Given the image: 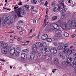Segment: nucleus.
Instances as JSON below:
<instances>
[{
  "label": "nucleus",
  "mask_w": 76,
  "mask_h": 76,
  "mask_svg": "<svg viewBox=\"0 0 76 76\" xmlns=\"http://www.w3.org/2000/svg\"><path fill=\"white\" fill-rule=\"evenodd\" d=\"M15 12L16 13H17L18 18L22 17V16L21 15H20V13H21L23 15H26V12H24L23 10L22 11V9L20 8L17 9L15 10Z\"/></svg>",
  "instance_id": "f257e3e1"
},
{
  "label": "nucleus",
  "mask_w": 76,
  "mask_h": 76,
  "mask_svg": "<svg viewBox=\"0 0 76 76\" xmlns=\"http://www.w3.org/2000/svg\"><path fill=\"white\" fill-rule=\"evenodd\" d=\"M8 44L7 43L4 44L3 47L1 50V52L3 54H6L7 53V46Z\"/></svg>",
  "instance_id": "f03ea898"
},
{
  "label": "nucleus",
  "mask_w": 76,
  "mask_h": 76,
  "mask_svg": "<svg viewBox=\"0 0 76 76\" xmlns=\"http://www.w3.org/2000/svg\"><path fill=\"white\" fill-rule=\"evenodd\" d=\"M35 47H36V45H33V51L30 53V56L31 60H34V58H35V54L36 52V49H34Z\"/></svg>",
  "instance_id": "7ed1b4c3"
},
{
  "label": "nucleus",
  "mask_w": 76,
  "mask_h": 76,
  "mask_svg": "<svg viewBox=\"0 0 76 76\" xmlns=\"http://www.w3.org/2000/svg\"><path fill=\"white\" fill-rule=\"evenodd\" d=\"M34 49L35 50V51H36V50H37V53L39 54H41V52H42L43 50V48H40L39 47L37 48L36 45V47L34 48Z\"/></svg>",
  "instance_id": "20e7f679"
},
{
  "label": "nucleus",
  "mask_w": 76,
  "mask_h": 76,
  "mask_svg": "<svg viewBox=\"0 0 76 76\" xmlns=\"http://www.w3.org/2000/svg\"><path fill=\"white\" fill-rule=\"evenodd\" d=\"M56 33L57 34L56 37L59 38L61 36V31L60 30H57L56 31Z\"/></svg>",
  "instance_id": "39448f33"
},
{
  "label": "nucleus",
  "mask_w": 76,
  "mask_h": 76,
  "mask_svg": "<svg viewBox=\"0 0 76 76\" xmlns=\"http://www.w3.org/2000/svg\"><path fill=\"white\" fill-rule=\"evenodd\" d=\"M50 53L52 54H55L57 53V48H52L50 50Z\"/></svg>",
  "instance_id": "423d86ee"
},
{
  "label": "nucleus",
  "mask_w": 76,
  "mask_h": 76,
  "mask_svg": "<svg viewBox=\"0 0 76 76\" xmlns=\"http://www.w3.org/2000/svg\"><path fill=\"white\" fill-rule=\"evenodd\" d=\"M50 26L51 27H53V28L55 29H57L59 28V26L58 25V24H51Z\"/></svg>",
  "instance_id": "0eeeda50"
},
{
  "label": "nucleus",
  "mask_w": 76,
  "mask_h": 76,
  "mask_svg": "<svg viewBox=\"0 0 76 76\" xmlns=\"http://www.w3.org/2000/svg\"><path fill=\"white\" fill-rule=\"evenodd\" d=\"M16 50L15 49V48H12L10 50V53L11 55H13L15 53V51Z\"/></svg>",
  "instance_id": "6e6552de"
},
{
  "label": "nucleus",
  "mask_w": 76,
  "mask_h": 76,
  "mask_svg": "<svg viewBox=\"0 0 76 76\" xmlns=\"http://www.w3.org/2000/svg\"><path fill=\"white\" fill-rule=\"evenodd\" d=\"M63 0H59V3L60 4H62V6H63V7L64 9V10H66V7L64 4V3H63Z\"/></svg>",
  "instance_id": "1a4fd4ad"
},
{
  "label": "nucleus",
  "mask_w": 76,
  "mask_h": 76,
  "mask_svg": "<svg viewBox=\"0 0 76 76\" xmlns=\"http://www.w3.org/2000/svg\"><path fill=\"white\" fill-rule=\"evenodd\" d=\"M21 58H23L24 60H26L28 57L27 56V55L25 53H23L21 54Z\"/></svg>",
  "instance_id": "9d476101"
},
{
  "label": "nucleus",
  "mask_w": 76,
  "mask_h": 76,
  "mask_svg": "<svg viewBox=\"0 0 76 76\" xmlns=\"http://www.w3.org/2000/svg\"><path fill=\"white\" fill-rule=\"evenodd\" d=\"M62 28L63 29H66V28H67V23L66 22L64 23L62 25Z\"/></svg>",
  "instance_id": "9b49d317"
},
{
  "label": "nucleus",
  "mask_w": 76,
  "mask_h": 76,
  "mask_svg": "<svg viewBox=\"0 0 76 76\" xmlns=\"http://www.w3.org/2000/svg\"><path fill=\"white\" fill-rule=\"evenodd\" d=\"M7 23L8 25H9L10 26L11 25V24L13 23V20H7Z\"/></svg>",
  "instance_id": "f8f14e48"
},
{
  "label": "nucleus",
  "mask_w": 76,
  "mask_h": 76,
  "mask_svg": "<svg viewBox=\"0 0 76 76\" xmlns=\"http://www.w3.org/2000/svg\"><path fill=\"white\" fill-rule=\"evenodd\" d=\"M48 38V35L47 34H45L42 36V39H47Z\"/></svg>",
  "instance_id": "ddd939ff"
},
{
  "label": "nucleus",
  "mask_w": 76,
  "mask_h": 76,
  "mask_svg": "<svg viewBox=\"0 0 76 76\" xmlns=\"http://www.w3.org/2000/svg\"><path fill=\"white\" fill-rule=\"evenodd\" d=\"M50 50V47L48 46H46L44 49V50L46 52H49Z\"/></svg>",
  "instance_id": "4468645a"
},
{
  "label": "nucleus",
  "mask_w": 76,
  "mask_h": 76,
  "mask_svg": "<svg viewBox=\"0 0 76 76\" xmlns=\"http://www.w3.org/2000/svg\"><path fill=\"white\" fill-rule=\"evenodd\" d=\"M36 45H37L39 47H42L43 46V44L39 42H37L36 43Z\"/></svg>",
  "instance_id": "2eb2a0df"
},
{
  "label": "nucleus",
  "mask_w": 76,
  "mask_h": 76,
  "mask_svg": "<svg viewBox=\"0 0 76 76\" xmlns=\"http://www.w3.org/2000/svg\"><path fill=\"white\" fill-rule=\"evenodd\" d=\"M58 10V8L55 7H53V8H52V11H53L54 12H57Z\"/></svg>",
  "instance_id": "dca6fc26"
},
{
  "label": "nucleus",
  "mask_w": 76,
  "mask_h": 76,
  "mask_svg": "<svg viewBox=\"0 0 76 76\" xmlns=\"http://www.w3.org/2000/svg\"><path fill=\"white\" fill-rule=\"evenodd\" d=\"M64 9L63 8L60 9H59V11L60 12H61V13H64L65 10L66 12V10H67V8H66V9L65 10H64Z\"/></svg>",
  "instance_id": "f3484780"
},
{
  "label": "nucleus",
  "mask_w": 76,
  "mask_h": 76,
  "mask_svg": "<svg viewBox=\"0 0 76 76\" xmlns=\"http://www.w3.org/2000/svg\"><path fill=\"white\" fill-rule=\"evenodd\" d=\"M2 25L5 28H8V25L6 24V21H5L4 23H3Z\"/></svg>",
  "instance_id": "a211bd4d"
},
{
  "label": "nucleus",
  "mask_w": 76,
  "mask_h": 76,
  "mask_svg": "<svg viewBox=\"0 0 76 76\" xmlns=\"http://www.w3.org/2000/svg\"><path fill=\"white\" fill-rule=\"evenodd\" d=\"M38 2L40 4H44V0H39L38 1Z\"/></svg>",
  "instance_id": "6ab92c4d"
},
{
  "label": "nucleus",
  "mask_w": 76,
  "mask_h": 76,
  "mask_svg": "<svg viewBox=\"0 0 76 76\" xmlns=\"http://www.w3.org/2000/svg\"><path fill=\"white\" fill-rule=\"evenodd\" d=\"M66 64H67V65L68 66H71V63L69 62L68 61H66Z\"/></svg>",
  "instance_id": "aec40b11"
},
{
  "label": "nucleus",
  "mask_w": 76,
  "mask_h": 76,
  "mask_svg": "<svg viewBox=\"0 0 76 76\" xmlns=\"http://www.w3.org/2000/svg\"><path fill=\"white\" fill-rule=\"evenodd\" d=\"M23 8V9H24L25 10H27L29 9V6L28 5H26L24 6Z\"/></svg>",
  "instance_id": "412c9836"
},
{
  "label": "nucleus",
  "mask_w": 76,
  "mask_h": 76,
  "mask_svg": "<svg viewBox=\"0 0 76 76\" xmlns=\"http://www.w3.org/2000/svg\"><path fill=\"white\" fill-rule=\"evenodd\" d=\"M16 52L20 53V49L19 48H17L16 49Z\"/></svg>",
  "instance_id": "4be33fe9"
},
{
  "label": "nucleus",
  "mask_w": 76,
  "mask_h": 76,
  "mask_svg": "<svg viewBox=\"0 0 76 76\" xmlns=\"http://www.w3.org/2000/svg\"><path fill=\"white\" fill-rule=\"evenodd\" d=\"M69 51V48H67L65 50H64V53H67Z\"/></svg>",
  "instance_id": "5701e85b"
},
{
  "label": "nucleus",
  "mask_w": 76,
  "mask_h": 76,
  "mask_svg": "<svg viewBox=\"0 0 76 76\" xmlns=\"http://www.w3.org/2000/svg\"><path fill=\"white\" fill-rule=\"evenodd\" d=\"M72 24H74V23H72V21L69 23H68V26L69 27H72V26L73 25Z\"/></svg>",
  "instance_id": "b1692460"
},
{
  "label": "nucleus",
  "mask_w": 76,
  "mask_h": 76,
  "mask_svg": "<svg viewBox=\"0 0 76 76\" xmlns=\"http://www.w3.org/2000/svg\"><path fill=\"white\" fill-rule=\"evenodd\" d=\"M42 56H46V53L43 50L42 52Z\"/></svg>",
  "instance_id": "393cba45"
},
{
  "label": "nucleus",
  "mask_w": 76,
  "mask_h": 76,
  "mask_svg": "<svg viewBox=\"0 0 76 76\" xmlns=\"http://www.w3.org/2000/svg\"><path fill=\"white\" fill-rule=\"evenodd\" d=\"M64 35L65 37H68L69 36V34L66 32H65L64 33Z\"/></svg>",
  "instance_id": "a878e982"
},
{
  "label": "nucleus",
  "mask_w": 76,
  "mask_h": 76,
  "mask_svg": "<svg viewBox=\"0 0 76 76\" xmlns=\"http://www.w3.org/2000/svg\"><path fill=\"white\" fill-rule=\"evenodd\" d=\"M23 52H25V53H28L29 52V49H27L23 50Z\"/></svg>",
  "instance_id": "bb28decb"
},
{
  "label": "nucleus",
  "mask_w": 76,
  "mask_h": 76,
  "mask_svg": "<svg viewBox=\"0 0 76 76\" xmlns=\"http://www.w3.org/2000/svg\"><path fill=\"white\" fill-rule=\"evenodd\" d=\"M57 16H54L52 18V20H56V19H57Z\"/></svg>",
  "instance_id": "cd10ccee"
},
{
  "label": "nucleus",
  "mask_w": 76,
  "mask_h": 76,
  "mask_svg": "<svg viewBox=\"0 0 76 76\" xmlns=\"http://www.w3.org/2000/svg\"><path fill=\"white\" fill-rule=\"evenodd\" d=\"M4 43V41H1L0 42V47H1V46H2V45H3Z\"/></svg>",
  "instance_id": "c85d7f7f"
},
{
  "label": "nucleus",
  "mask_w": 76,
  "mask_h": 76,
  "mask_svg": "<svg viewBox=\"0 0 76 76\" xmlns=\"http://www.w3.org/2000/svg\"><path fill=\"white\" fill-rule=\"evenodd\" d=\"M62 56H63V53L62 52H60L58 54L59 57H62Z\"/></svg>",
  "instance_id": "c756f323"
},
{
  "label": "nucleus",
  "mask_w": 76,
  "mask_h": 76,
  "mask_svg": "<svg viewBox=\"0 0 76 76\" xmlns=\"http://www.w3.org/2000/svg\"><path fill=\"white\" fill-rule=\"evenodd\" d=\"M72 23H74V24H75V27L76 28V21H75V20H72Z\"/></svg>",
  "instance_id": "7c9ffc66"
},
{
  "label": "nucleus",
  "mask_w": 76,
  "mask_h": 76,
  "mask_svg": "<svg viewBox=\"0 0 76 76\" xmlns=\"http://www.w3.org/2000/svg\"><path fill=\"white\" fill-rule=\"evenodd\" d=\"M52 41V39L50 38L47 39V41L48 42H51Z\"/></svg>",
  "instance_id": "2f4dec72"
},
{
  "label": "nucleus",
  "mask_w": 76,
  "mask_h": 76,
  "mask_svg": "<svg viewBox=\"0 0 76 76\" xmlns=\"http://www.w3.org/2000/svg\"><path fill=\"white\" fill-rule=\"evenodd\" d=\"M73 51L72 50H70L69 52V56H70L72 54Z\"/></svg>",
  "instance_id": "473e14b6"
},
{
  "label": "nucleus",
  "mask_w": 76,
  "mask_h": 76,
  "mask_svg": "<svg viewBox=\"0 0 76 76\" xmlns=\"http://www.w3.org/2000/svg\"><path fill=\"white\" fill-rule=\"evenodd\" d=\"M66 58H67V59H68V58H69V57H70V55H69V54H66Z\"/></svg>",
  "instance_id": "72a5a7b5"
},
{
  "label": "nucleus",
  "mask_w": 76,
  "mask_h": 76,
  "mask_svg": "<svg viewBox=\"0 0 76 76\" xmlns=\"http://www.w3.org/2000/svg\"><path fill=\"white\" fill-rule=\"evenodd\" d=\"M58 22L60 23H62L63 22V20H60L58 21Z\"/></svg>",
  "instance_id": "f704fd0d"
},
{
  "label": "nucleus",
  "mask_w": 76,
  "mask_h": 76,
  "mask_svg": "<svg viewBox=\"0 0 76 76\" xmlns=\"http://www.w3.org/2000/svg\"><path fill=\"white\" fill-rule=\"evenodd\" d=\"M73 59L74 60H76V55H74L73 57Z\"/></svg>",
  "instance_id": "c9c22d12"
},
{
  "label": "nucleus",
  "mask_w": 76,
  "mask_h": 76,
  "mask_svg": "<svg viewBox=\"0 0 76 76\" xmlns=\"http://www.w3.org/2000/svg\"><path fill=\"white\" fill-rule=\"evenodd\" d=\"M67 60H69L70 61H72L73 60V59L71 58H69L67 59Z\"/></svg>",
  "instance_id": "e433bc0d"
},
{
  "label": "nucleus",
  "mask_w": 76,
  "mask_h": 76,
  "mask_svg": "<svg viewBox=\"0 0 76 76\" xmlns=\"http://www.w3.org/2000/svg\"><path fill=\"white\" fill-rule=\"evenodd\" d=\"M72 65H75V64H76V61H74L72 63Z\"/></svg>",
  "instance_id": "4c0bfd02"
},
{
  "label": "nucleus",
  "mask_w": 76,
  "mask_h": 76,
  "mask_svg": "<svg viewBox=\"0 0 76 76\" xmlns=\"http://www.w3.org/2000/svg\"><path fill=\"white\" fill-rule=\"evenodd\" d=\"M19 52H16L15 53V56H19Z\"/></svg>",
  "instance_id": "58836bf2"
},
{
  "label": "nucleus",
  "mask_w": 76,
  "mask_h": 76,
  "mask_svg": "<svg viewBox=\"0 0 76 76\" xmlns=\"http://www.w3.org/2000/svg\"><path fill=\"white\" fill-rule=\"evenodd\" d=\"M66 48L64 46V45L63 46L62 48V49L64 50H64Z\"/></svg>",
  "instance_id": "ea45409f"
},
{
  "label": "nucleus",
  "mask_w": 76,
  "mask_h": 76,
  "mask_svg": "<svg viewBox=\"0 0 76 76\" xmlns=\"http://www.w3.org/2000/svg\"><path fill=\"white\" fill-rule=\"evenodd\" d=\"M56 3V1H54L52 3V5H55Z\"/></svg>",
  "instance_id": "a19ab883"
},
{
  "label": "nucleus",
  "mask_w": 76,
  "mask_h": 76,
  "mask_svg": "<svg viewBox=\"0 0 76 76\" xmlns=\"http://www.w3.org/2000/svg\"><path fill=\"white\" fill-rule=\"evenodd\" d=\"M48 57H52V55L50 53H48Z\"/></svg>",
  "instance_id": "79ce46f5"
},
{
  "label": "nucleus",
  "mask_w": 76,
  "mask_h": 76,
  "mask_svg": "<svg viewBox=\"0 0 76 76\" xmlns=\"http://www.w3.org/2000/svg\"><path fill=\"white\" fill-rule=\"evenodd\" d=\"M47 24H48V22H46L43 25V26H44V27H45V26H46V25H47Z\"/></svg>",
  "instance_id": "37998d69"
},
{
  "label": "nucleus",
  "mask_w": 76,
  "mask_h": 76,
  "mask_svg": "<svg viewBox=\"0 0 76 76\" xmlns=\"http://www.w3.org/2000/svg\"><path fill=\"white\" fill-rule=\"evenodd\" d=\"M58 49L59 50H61V46H59L58 47Z\"/></svg>",
  "instance_id": "c03bdc74"
},
{
  "label": "nucleus",
  "mask_w": 76,
  "mask_h": 76,
  "mask_svg": "<svg viewBox=\"0 0 76 76\" xmlns=\"http://www.w3.org/2000/svg\"><path fill=\"white\" fill-rule=\"evenodd\" d=\"M75 36L76 35H75V34H73L72 35H71V38H73L75 37Z\"/></svg>",
  "instance_id": "a18cd8bd"
},
{
  "label": "nucleus",
  "mask_w": 76,
  "mask_h": 76,
  "mask_svg": "<svg viewBox=\"0 0 76 76\" xmlns=\"http://www.w3.org/2000/svg\"><path fill=\"white\" fill-rule=\"evenodd\" d=\"M31 3H32V4H35V3L34 2V0L31 1Z\"/></svg>",
  "instance_id": "49530a36"
},
{
  "label": "nucleus",
  "mask_w": 76,
  "mask_h": 76,
  "mask_svg": "<svg viewBox=\"0 0 76 76\" xmlns=\"http://www.w3.org/2000/svg\"><path fill=\"white\" fill-rule=\"evenodd\" d=\"M45 6H47V4H48V2L47 1H46V2H45Z\"/></svg>",
  "instance_id": "de8ad7c7"
},
{
  "label": "nucleus",
  "mask_w": 76,
  "mask_h": 76,
  "mask_svg": "<svg viewBox=\"0 0 76 76\" xmlns=\"http://www.w3.org/2000/svg\"><path fill=\"white\" fill-rule=\"evenodd\" d=\"M18 8H19V7H15L14 8V9L16 10V9H18Z\"/></svg>",
  "instance_id": "09e8293b"
},
{
  "label": "nucleus",
  "mask_w": 76,
  "mask_h": 76,
  "mask_svg": "<svg viewBox=\"0 0 76 76\" xmlns=\"http://www.w3.org/2000/svg\"><path fill=\"white\" fill-rule=\"evenodd\" d=\"M73 67L74 68V69H76V64L75 65H73Z\"/></svg>",
  "instance_id": "8fccbe9b"
},
{
  "label": "nucleus",
  "mask_w": 76,
  "mask_h": 76,
  "mask_svg": "<svg viewBox=\"0 0 76 76\" xmlns=\"http://www.w3.org/2000/svg\"><path fill=\"white\" fill-rule=\"evenodd\" d=\"M9 42H13V40L12 39H10L9 40Z\"/></svg>",
  "instance_id": "3c124183"
},
{
  "label": "nucleus",
  "mask_w": 76,
  "mask_h": 76,
  "mask_svg": "<svg viewBox=\"0 0 76 76\" xmlns=\"http://www.w3.org/2000/svg\"><path fill=\"white\" fill-rule=\"evenodd\" d=\"M20 23H25V22H24V21H22V20H20L19 21Z\"/></svg>",
  "instance_id": "603ef678"
},
{
  "label": "nucleus",
  "mask_w": 76,
  "mask_h": 76,
  "mask_svg": "<svg viewBox=\"0 0 76 76\" xmlns=\"http://www.w3.org/2000/svg\"><path fill=\"white\" fill-rule=\"evenodd\" d=\"M18 5H22V2H20L19 3H18Z\"/></svg>",
  "instance_id": "864d4df0"
},
{
  "label": "nucleus",
  "mask_w": 76,
  "mask_h": 76,
  "mask_svg": "<svg viewBox=\"0 0 76 76\" xmlns=\"http://www.w3.org/2000/svg\"><path fill=\"white\" fill-rule=\"evenodd\" d=\"M64 15H63L62 16L61 18V19H64Z\"/></svg>",
  "instance_id": "5fc2aeb1"
},
{
  "label": "nucleus",
  "mask_w": 76,
  "mask_h": 76,
  "mask_svg": "<svg viewBox=\"0 0 76 76\" xmlns=\"http://www.w3.org/2000/svg\"><path fill=\"white\" fill-rule=\"evenodd\" d=\"M20 35H23V32L22 31H21L20 32Z\"/></svg>",
  "instance_id": "6e6d98bb"
},
{
  "label": "nucleus",
  "mask_w": 76,
  "mask_h": 76,
  "mask_svg": "<svg viewBox=\"0 0 76 76\" xmlns=\"http://www.w3.org/2000/svg\"><path fill=\"white\" fill-rule=\"evenodd\" d=\"M47 20H48V17H47L45 19V22H46V21H47Z\"/></svg>",
  "instance_id": "4d7b16f0"
},
{
  "label": "nucleus",
  "mask_w": 76,
  "mask_h": 76,
  "mask_svg": "<svg viewBox=\"0 0 76 76\" xmlns=\"http://www.w3.org/2000/svg\"><path fill=\"white\" fill-rule=\"evenodd\" d=\"M22 44L23 45H26L27 44H28V43H22Z\"/></svg>",
  "instance_id": "13d9d810"
},
{
  "label": "nucleus",
  "mask_w": 76,
  "mask_h": 76,
  "mask_svg": "<svg viewBox=\"0 0 76 76\" xmlns=\"http://www.w3.org/2000/svg\"><path fill=\"white\" fill-rule=\"evenodd\" d=\"M64 46L66 48H67L68 46V45L66 44L64 45Z\"/></svg>",
  "instance_id": "bf43d9fd"
},
{
  "label": "nucleus",
  "mask_w": 76,
  "mask_h": 76,
  "mask_svg": "<svg viewBox=\"0 0 76 76\" xmlns=\"http://www.w3.org/2000/svg\"><path fill=\"white\" fill-rule=\"evenodd\" d=\"M62 63L63 64H66V62L64 61H63L62 62Z\"/></svg>",
  "instance_id": "052dcab7"
},
{
  "label": "nucleus",
  "mask_w": 76,
  "mask_h": 76,
  "mask_svg": "<svg viewBox=\"0 0 76 76\" xmlns=\"http://www.w3.org/2000/svg\"><path fill=\"white\" fill-rule=\"evenodd\" d=\"M33 11L35 12H37V9H34L33 10Z\"/></svg>",
  "instance_id": "680f3d73"
},
{
  "label": "nucleus",
  "mask_w": 76,
  "mask_h": 76,
  "mask_svg": "<svg viewBox=\"0 0 76 76\" xmlns=\"http://www.w3.org/2000/svg\"><path fill=\"white\" fill-rule=\"evenodd\" d=\"M46 14H47V13H48V9H46Z\"/></svg>",
  "instance_id": "e2e57ef3"
},
{
  "label": "nucleus",
  "mask_w": 76,
  "mask_h": 76,
  "mask_svg": "<svg viewBox=\"0 0 76 76\" xmlns=\"http://www.w3.org/2000/svg\"><path fill=\"white\" fill-rule=\"evenodd\" d=\"M34 1V3H35V4H36V3L37 2V1H38L37 0H33Z\"/></svg>",
  "instance_id": "0e129e2a"
},
{
  "label": "nucleus",
  "mask_w": 76,
  "mask_h": 76,
  "mask_svg": "<svg viewBox=\"0 0 76 76\" xmlns=\"http://www.w3.org/2000/svg\"><path fill=\"white\" fill-rule=\"evenodd\" d=\"M60 45H64V43H63V42H62V43H60Z\"/></svg>",
  "instance_id": "69168bd1"
},
{
  "label": "nucleus",
  "mask_w": 76,
  "mask_h": 76,
  "mask_svg": "<svg viewBox=\"0 0 76 76\" xmlns=\"http://www.w3.org/2000/svg\"><path fill=\"white\" fill-rule=\"evenodd\" d=\"M17 38L18 36H14V38L15 39H16V38Z\"/></svg>",
  "instance_id": "338daca9"
},
{
  "label": "nucleus",
  "mask_w": 76,
  "mask_h": 76,
  "mask_svg": "<svg viewBox=\"0 0 76 76\" xmlns=\"http://www.w3.org/2000/svg\"><path fill=\"white\" fill-rule=\"evenodd\" d=\"M62 58L63 59H64V58H65V56H63L62 57Z\"/></svg>",
  "instance_id": "774afa93"
}]
</instances>
